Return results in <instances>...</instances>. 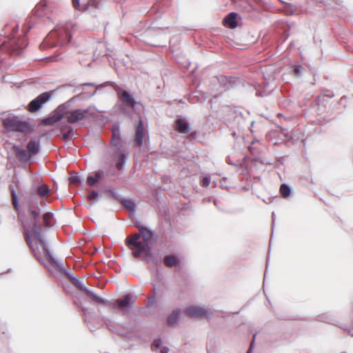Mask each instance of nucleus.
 I'll return each mask as SVG.
<instances>
[{"instance_id":"nucleus-36","label":"nucleus","mask_w":353,"mask_h":353,"mask_svg":"<svg viewBox=\"0 0 353 353\" xmlns=\"http://www.w3.org/2000/svg\"><path fill=\"white\" fill-rule=\"evenodd\" d=\"M100 196H101V195H100L97 191L94 190H90L88 191L87 199L88 201H92V203H96L99 201Z\"/></svg>"},{"instance_id":"nucleus-6","label":"nucleus","mask_w":353,"mask_h":353,"mask_svg":"<svg viewBox=\"0 0 353 353\" xmlns=\"http://www.w3.org/2000/svg\"><path fill=\"white\" fill-rule=\"evenodd\" d=\"M64 109V117L70 124H74L84 119L94 118L96 113L94 108L88 107L85 109L77 108L74 110Z\"/></svg>"},{"instance_id":"nucleus-48","label":"nucleus","mask_w":353,"mask_h":353,"mask_svg":"<svg viewBox=\"0 0 353 353\" xmlns=\"http://www.w3.org/2000/svg\"><path fill=\"white\" fill-rule=\"evenodd\" d=\"M249 150L250 152L253 154L257 153V150L255 147H253L252 145L249 147Z\"/></svg>"},{"instance_id":"nucleus-53","label":"nucleus","mask_w":353,"mask_h":353,"mask_svg":"<svg viewBox=\"0 0 353 353\" xmlns=\"http://www.w3.org/2000/svg\"><path fill=\"white\" fill-rule=\"evenodd\" d=\"M45 59H50L52 61H57L58 59L54 58V57H46Z\"/></svg>"},{"instance_id":"nucleus-20","label":"nucleus","mask_w":353,"mask_h":353,"mask_svg":"<svg viewBox=\"0 0 353 353\" xmlns=\"http://www.w3.org/2000/svg\"><path fill=\"white\" fill-rule=\"evenodd\" d=\"M112 137L110 141L112 146L121 147L122 145L121 132L119 125H113L112 128Z\"/></svg>"},{"instance_id":"nucleus-29","label":"nucleus","mask_w":353,"mask_h":353,"mask_svg":"<svg viewBox=\"0 0 353 353\" xmlns=\"http://www.w3.org/2000/svg\"><path fill=\"white\" fill-rule=\"evenodd\" d=\"M216 80L219 81L220 85L224 88L225 89H229L231 86L232 78L231 77H228L223 75H220L216 77Z\"/></svg>"},{"instance_id":"nucleus-47","label":"nucleus","mask_w":353,"mask_h":353,"mask_svg":"<svg viewBox=\"0 0 353 353\" xmlns=\"http://www.w3.org/2000/svg\"><path fill=\"white\" fill-rule=\"evenodd\" d=\"M170 349L167 346H162L160 352L161 353H168Z\"/></svg>"},{"instance_id":"nucleus-46","label":"nucleus","mask_w":353,"mask_h":353,"mask_svg":"<svg viewBox=\"0 0 353 353\" xmlns=\"http://www.w3.org/2000/svg\"><path fill=\"white\" fill-rule=\"evenodd\" d=\"M255 336H256V334H254V336H253L252 341V342H251V343L250 345V347H249V348L248 350L247 353H252V349L254 347V343Z\"/></svg>"},{"instance_id":"nucleus-17","label":"nucleus","mask_w":353,"mask_h":353,"mask_svg":"<svg viewBox=\"0 0 353 353\" xmlns=\"http://www.w3.org/2000/svg\"><path fill=\"white\" fill-rule=\"evenodd\" d=\"M114 154L119 158L116 163L117 168L119 170H121L126 163L128 154L124 152L123 145H121V147H118L115 150Z\"/></svg>"},{"instance_id":"nucleus-27","label":"nucleus","mask_w":353,"mask_h":353,"mask_svg":"<svg viewBox=\"0 0 353 353\" xmlns=\"http://www.w3.org/2000/svg\"><path fill=\"white\" fill-rule=\"evenodd\" d=\"M42 221L44 227L51 228L55 223L54 214L50 212H45L42 216Z\"/></svg>"},{"instance_id":"nucleus-57","label":"nucleus","mask_w":353,"mask_h":353,"mask_svg":"<svg viewBox=\"0 0 353 353\" xmlns=\"http://www.w3.org/2000/svg\"><path fill=\"white\" fill-rule=\"evenodd\" d=\"M256 142H259V141H257L256 139H254L252 141V145H253L254 143Z\"/></svg>"},{"instance_id":"nucleus-12","label":"nucleus","mask_w":353,"mask_h":353,"mask_svg":"<svg viewBox=\"0 0 353 353\" xmlns=\"http://www.w3.org/2000/svg\"><path fill=\"white\" fill-rule=\"evenodd\" d=\"M108 83H103L99 85H97L94 83H85L80 84L76 88V90H79L81 88H82V92L79 93V94H83V96L78 97L75 101L80 99V100H87L94 96L97 92V89H94V88H104L105 87Z\"/></svg>"},{"instance_id":"nucleus-8","label":"nucleus","mask_w":353,"mask_h":353,"mask_svg":"<svg viewBox=\"0 0 353 353\" xmlns=\"http://www.w3.org/2000/svg\"><path fill=\"white\" fill-rule=\"evenodd\" d=\"M28 211L32 216L31 223L32 225V229L34 237L39 241L41 248H43L45 245H48V244L42 236V230L41 226H39V218L40 216L41 210L39 204L37 203L34 205H30L28 208Z\"/></svg>"},{"instance_id":"nucleus-4","label":"nucleus","mask_w":353,"mask_h":353,"mask_svg":"<svg viewBox=\"0 0 353 353\" xmlns=\"http://www.w3.org/2000/svg\"><path fill=\"white\" fill-rule=\"evenodd\" d=\"M72 34L68 30V27H60L51 31L40 44L39 48L41 50L54 46L68 44L71 39Z\"/></svg>"},{"instance_id":"nucleus-45","label":"nucleus","mask_w":353,"mask_h":353,"mask_svg":"<svg viewBox=\"0 0 353 353\" xmlns=\"http://www.w3.org/2000/svg\"><path fill=\"white\" fill-rule=\"evenodd\" d=\"M341 329L343 330L344 331L347 330V334L350 336H353V327H349L347 329V326L345 325V326L341 327Z\"/></svg>"},{"instance_id":"nucleus-7","label":"nucleus","mask_w":353,"mask_h":353,"mask_svg":"<svg viewBox=\"0 0 353 353\" xmlns=\"http://www.w3.org/2000/svg\"><path fill=\"white\" fill-rule=\"evenodd\" d=\"M83 96V94H77L69 99L65 103H63L58 106L54 114L51 116L43 118L40 121V125L45 126L54 125L55 123L60 121L64 117V109L68 108L72 103L75 101L78 98Z\"/></svg>"},{"instance_id":"nucleus-54","label":"nucleus","mask_w":353,"mask_h":353,"mask_svg":"<svg viewBox=\"0 0 353 353\" xmlns=\"http://www.w3.org/2000/svg\"><path fill=\"white\" fill-rule=\"evenodd\" d=\"M272 225H274V222H275V214L274 212H272Z\"/></svg>"},{"instance_id":"nucleus-43","label":"nucleus","mask_w":353,"mask_h":353,"mask_svg":"<svg viewBox=\"0 0 353 353\" xmlns=\"http://www.w3.org/2000/svg\"><path fill=\"white\" fill-rule=\"evenodd\" d=\"M107 326H108V329L110 330V331H111L112 332L117 333L118 334H119L121 336H125L124 334L118 331V330L116 328L114 325L107 324Z\"/></svg>"},{"instance_id":"nucleus-56","label":"nucleus","mask_w":353,"mask_h":353,"mask_svg":"<svg viewBox=\"0 0 353 353\" xmlns=\"http://www.w3.org/2000/svg\"><path fill=\"white\" fill-rule=\"evenodd\" d=\"M287 6L289 7L290 8H292V5L290 4V3H286Z\"/></svg>"},{"instance_id":"nucleus-40","label":"nucleus","mask_w":353,"mask_h":353,"mask_svg":"<svg viewBox=\"0 0 353 353\" xmlns=\"http://www.w3.org/2000/svg\"><path fill=\"white\" fill-rule=\"evenodd\" d=\"M318 320L327 323L333 324L332 318L327 314H321L318 316Z\"/></svg>"},{"instance_id":"nucleus-33","label":"nucleus","mask_w":353,"mask_h":353,"mask_svg":"<svg viewBox=\"0 0 353 353\" xmlns=\"http://www.w3.org/2000/svg\"><path fill=\"white\" fill-rule=\"evenodd\" d=\"M105 194L108 195L110 197L120 201L122 199L121 195L119 194V192L116 190V189L112 188H106L104 190Z\"/></svg>"},{"instance_id":"nucleus-51","label":"nucleus","mask_w":353,"mask_h":353,"mask_svg":"<svg viewBox=\"0 0 353 353\" xmlns=\"http://www.w3.org/2000/svg\"><path fill=\"white\" fill-rule=\"evenodd\" d=\"M256 94L258 96V97H263L265 96V94L264 92L259 90H256Z\"/></svg>"},{"instance_id":"nucleus-14","label":"nucleus","mask_w":353,"mask_h":353,"mask_svg":"<svg viewBox=\"0 0 353 353\" xmlns=\"http://www.w3.org/2000/svg\"><path fill=\"white\" fill-rule=\"evenodd\" d=\"M145 134V125L141 118L137 122L136 127V133L134 138V145L137 147H141L143 143V137Z\"/></svg>"},{"instance_id":"nucleus-34","label":"nucleus","mask_w":353,"mask_h":353,"mask_svg":"<svg viewBox=\"0 0 353 353\" xmlns=\"http://www.w3.org/2000/svg\"><path fill=\"white\" fill-rule=\"evenodd\" d=\"M280 193L284 199L288 198L292 194V188L287 183H283L280 186Z\"/></svg>"},{"instance_id":"nucleus-23","label":"nucleus","mask_w":353,"mask_h":353,"mask_svg":"<svg viewBox=\"0 0 353 353\" xmlns=\"http://www.w3.org/2000/svg\"><path fill=\"white\" fill-rule=\"evenodd\" d=\"M26 148L28 153L30 154L32 158L40 152L41 145L39 140L30 139L27 143Z\"/></svg>"},{"instance_id":"nucleus-24","label":"nucleus","mask_w":353,"mask_h":353,"mask_svg":"<svg viewBox=\"0 0 353 353\" xmlns=\"http://www.w3.org/2000/svg\"><path fill=\"white\" fill-rule=\"evenodd\" d=\"M163 263L168 268H174L180 265L181 260L174 254H167L163 258Z\"/></svg>"},{"instance_id":"nucleus-31","label":"nucleus","mask_w":353,"mask_h":353,"mask_svg":"<svg viewBox=\"0 0 353 353\" xmlns=\"http://www.w3.org/2000/svg\"><path fill=\"white\" fill-rule=\"evenodd\" d=\"M334 97V93L332 91L326 90L323 95L317 97L316 101L319 105H323L324 102L327 101L328 99Z\"/></svg>"},{"instance_id":"nucleus-35","label":"nucleus","mask_w":353,"mask_h":353,"mask_svg":"<svg viewBox=\"0 0 353 353\" xmlns=\"http://www.w3.org/2000/svg\"><path fill=\"white\" fill-rule=\"evenodd\" d=\"M25 237H26V241L29 247V248L31 250V251L32 252L34 257L39 261H40V259L37 256V253L36 252V250L35 248H34L33 246V244H32V240H31V238H30V232L29 231H26V234H25Z\"/></svg>"},{"instance_id":"nucleus-38","label":"nucleus","mask_w":353,"mask_h":353,"mask_svg":"<svg viewBox=\"0 0 353 353\" xmlns=\"http://www.w3.org/2000/svg\"><path fill=\"white\" fill-rule=\"evenodd\" d=\"M74 133L73 128L71 126H68V130L63 134L61 137V139L63 141H67L72 138Z\"/></svg>"},{"instance_id":"nucleus-9","label":"nucleus","mask_w":353,"mask_h":353,"mask_svg":"<svg viewBox=\"0 0 353 353\" xmlns=\"http://www.w3.org/2000/svg\"><path fill=\"white\" fill-rule=\"evenodd\" d=\"M52 92L53 91L44 92L39 94L28 103L27 106L28 111L31 113L38 112L43 107V105L50 99Z\"/></svg>"},{"instance_id":"nucleus-50","label":"nucleus","mask_w":353,"mask_h":353,"mask_svg":"<svg viewBox=\"0 0 353 353\" xmlns=\"http://www.w3.org/2000/svg\"><path fill=\"white\" fill-rule=\"evenodd\" d=\"M149 304L155 303V295L148 298Z\"/></svg>"},{"instance_id":"nucleus-25","label":"nucleus","mask_w":353,"mask_h":353,"mask_svg":"<svg viewBox=\"0 0 353 353\" xmlns=\"http://www.w3.org/2000/svg\"><path fill=\"white\" fill-rule=\"evenodd\" d=\"M181 310L180 308L174 309L167 318V323L170 326L175 325L180 319Z\"/></svg>"},{"instance_id":"nucleus-42","label":"nucleus","mask_w":353,"mask_h":353,"mask_svg":"<svg viewBox=\"0 0 353 353\" xmlns=\"http://www.w3.org/2000/svg\"><path fill=\"white\" fill-rule=\"evenodd\" d=\"M12 204L15 209H18L19 207V200L18 196L14 190H12Z\"/></svg>"},{"instance_id":"nucleus-26","label":"nucleus","mask_w":353,"mask_h":353,"mask_svg":"<svg viewBox=\"0 0 353 353\" xmlns=\"http://www.w3.org/2000/svg\"><path fill=\"white\" fill-rule=\"evenodd\" d=\"M50 193V187L45 183H40L35 189V194L41 198H44L48 196Z\"/></svg>"},{"instance_id":"nucleus-5","label":"nucleus","mask_w":353,"mask_h":353,"mask_svg":"<svg viewBox=\"0 0 353 353\" xmlns=\"http://www.w3.org/2000/svg\"><path fill=\"white\" fill-rule=\"evenodd\" d=\"M105 83L111 85L117 92L119 101L122 104L119 105V110L123 113H126L127 108L134 109L136 106V99L129 91L120 88L116 83L112 81H107Z\"/></svg>"},{"instance_id":"nucleus-15","label":"nucleus","mask_w":353,"mask_h":353,"mask_svg":"<svg viewBox=\"0 0 353 353\" xmlns=\"http://www.w3.org/2000/svg\"><path fill=\"white\" fill-rule=\"evenodd\" d=\"M133 251L132 254L135 258H139L143 254H145L143 258V261L146 263H153L154 261V256L152 252L151 247H148V250L146 249L145 251H142L141 248H130Z\"/></svg>"},{"instance_id":"nucleus-52","label":"nucleus","mask_w":353,"mask_h":353,"mask_svg":"<svg viewBox=\"0 0 353 353\" xmlns=\"http://www.w3.org/2000/svg\"><path fill=\"white\" fill-rule=\"evenodd\" d=\"M268 259H267V261H266V268H268ZM266 273H267V269H265V273H264L263 283H265V280L266 279Z\"/></svg>"},{"instance_id":"nucleus-13","label":"nucleus","mask_w":353,"mask_h":353,"mask_svg":"<svg viewBox=\"0 0 353 353\" xmlns=\"http://www.w3.org/2000/svg\"><path fill=\"white\" fill-rule=\"evenodd\" d=\"M209 310L203 307L191 305L185 309V313L192 318H198L203 316H208Z\"/></svg>"},{"instance_id":"nucleus-18","label":"nucleus","mask_w":353,"mask_h":353,"mask_svg":"<svg viewBox=\"0 0 353 353\" xmlns=\"http://www.w3.org/2000/svg\"><path fill=\"white\" fill-rule=\"evenodd\" d=\"M175 129L179 133L188 134L190 130V125L182 116H178L175 121Z\"/></svg>"},{"instance_id":"nucleus-10","label":"nucleus","mask_w":353,"mask_h":353,"mask_svg":"<svg viewBox=\"0 0 353 353\" xmlns=\"http://www.w3.org/2000/svg\"><path fill=\"white\" fill-rule=\"evenodd\" d=\"M136 301V297L128 294L122 299H117L114 302L110 301L109 306L113 309L118 308L120 310L129 312Z\"/></svg>"},{"instance_id":"nucleus-37","label":"nucleus","mask_w":353,"mask_h":353,"mask_svg":"<svg viewBox=\"0 0 353 353\" xmlns=\"http://www.w3.org/2000/svg\"><path fill=\"white\" fill-rule=\"evenodd\" d=\"M291 68L292 70V74L296 77H301L305 70L304 67L299 64L293 65Z\"/></svg>"},{"instance_id":"nucleus-19","label":"nucleus","mask_w":353,"mask_h":353,"mask_svg":"<svg viewBox=\"0 0 353 353\" xmlns=\"http://www.w3.org/2000/svg\"><path fill=\"white\" fill-rule=\"evenodd\" d=\"M13 150L17 159L21 163H28L31 160L30 154H29L25 149L17 145L13 146Z\"/></svg>"},{"instance_id":"nucleus-28","label":"nucleus","mask_w":353,"mask_h":353,"mask_svg":"<svg viewBox=\"0 0 353 353\" xmlns=\"http://www.w3.org/2000/svg\"><path fill=\"white\" fill-rule=\"evenodd\" d=\"M47 6L46 0H41L39 3L37 4L33 10V13L35 17H41L43 14L46 7Z\"/></svg>"},{"instance_id":"nucleus-41","label":"nucleus","mask_w":353,"mask_h":353,"mask_svg":"<svg viewBox=\"0 0 353 353\" xmlns=\"http://www.w3.org/2000/svg\"><path fill=\"white\" fill-rule=\"evenodd\" d=\"M69 181L71 183H74L76 185H79L82 182V180L81 179L80 176L78 174H77L70 176Z\"/></svg>"},{"instance_id":"nucleus-21","label":"nucleus","mask_w":353,"mask_h":353,"mask_svg":"<svg viewBox=\"0 0 353 353\" xmlns=\"http://www.w3.org/2000/svg\"><path fill=\"white\" fill-rule=\"evenodd\" d=\"M84 293L92 301L98 304H102L103 305L109 306V303L110 301L106 300L97 294H96L93 290H90L89 288L85 289Z\"/></svg>"},{"instance_id":"nucleus-11","label":"nucleus","mask_w":353,"mask_h":353,"mask_svg":"<svg viewBox=\"0 0 353 353\" xmlns=\"http://www.w3.org/2000/svg\"><path fill=\"white\" fill-rule=\"evenodd\" d=\"M43 249V253L46 259L50 263L51 265L58 272L66 276V277L70 280L74 274L70 273L68 270H66L63 265L59 262L52 254L48 245H45Z\"/></svg>"},{"instance_id":"nucleus-39","label":"nucleus","mask_w":353,"mask_h":353,"mask_svg":"<svg viewBox=\"0 0 353 353\" xmlns=\"http://www.w3.org/2000/svg\"><path fill=\"white\" fill-rule=\"evenodd\" d=\"M162 345H163L162 340L160 338L156 339L153 341V342L151 345V349L152 351H157L159 348H160L163 346Z\"/></svg>"},{"instance_id":"nucleus-16","label":"nucleus","mask_w":353,"mask_h":353,"mask_svg":"<svg viewBox=\"0 0 353 353\" xmlns=\"http://www.w3.org/2000/svg\"><path fill=\"white\" fill-rule=\"evenodd\" d=\"M105 177V172L103 170H98L88 175L86 179L87 184L90 187H97L100 181Z\"/></svg>"},{"instance_id":"nucleus-3","label":"nucleus","mask_w":353,"mask_h":353,"mask_svg":"<svg viewBox=\"0 0 353 353\" xmlns=\"http://www.w3.org/2000/svg\"><path fill=\"white\" fill-rule=\"evenodd\" d=\"M135 226L139 230V232L134 233L126 238L125 245L129 249L141 248L142 251H145L156 241L154 232L148 227L139 223L135 224Z\"/></svg>"},{"instance_id":"nucleus-2","label":"nucleus","mask_w":353,"mask_h":353,"mask_svg":"<svg viewBox=\"0 0 353 353\" xmlns=\"http://www.w3.org/2000/svg\"><path fill=\"white\" fill-rule=\"evenodd\" d=\"M1 121L6 133L20 132L27 136L32 134L35 129L34 123L10 112H3Z\"/></svg>"},{"instance_id":"nucleus-1","label":"nucleus","mask_w":353,"mask_h":353,"mask_svg":"<svg viewBox=\"0 0 353 353\" xmlns=\"http://www.w3.org/2000/svg\"><path fill=\"white\" fill-rule=\"evenodd\" d=\"M34 25V17L28 18L23 26L22 30L24 35L18 38L15 37V34L19 30V25H6L5 35L0 34V50L6 51L10 54L20 55L28 43L25 35L32 28Z\"/></svg>"},{"instance_id":"nucleus-32","label":"nucleus","mask_w":353,"mask_h":353,"mask_svg":"<svg viewBox=\"0 0 353 353\" xmlns=\"http://www.w3.org/2000/svg\"><path fill=\"white\" fill-rule=\"evenodd\" d=\"M70 283L74 285L77 288L80 290L82 292H85V289L88 288L84 285L83 282L80 281L77 277L74 275L69 280Z\"/></svg>"},{"instance_id":"nucleus-49","label":"nucleus","mask_w":353,"mask_h":353,"mask_svg":"<svg viewBox=\"0 0 353 353\" xmlns=\"http://www.w3.org/2000/svg\"><path fill=\"white\" fill-rule=\"evenodd\" d=\"M73 6L74 8H78L80 6L79 0H73Z\"/></svg>"},{"instance_id":"nucleus-55","label":"nucleus","mask_w":353,"mask_h":353,"mask_svg":"<svg viewBox=\"0 0 353 353\" xmlns=\"http://www.w3.org/2000/svg\"><path fill=\"white\" fill-rule=\"evenodd\" d=\"M219 202V201H217V200H216V199H214V205H215L216 206H217V207H218V205H219V203H218Z\"/></svg>"},{"instance_id":"nucleus-30","label":"nucleus","mask_w":353,"mask_h":353,"mask_svg":"<svg viewBox=\"0 0 353 353\" xmlns=\"http://www.w3.org/2000/svg\"><path fill=\"white\" fill-rule=\"evenodd\" d=\"M128 211L134 212L136 211V203L132 199L122 198L119 201Z\"/></svg>"},{"instance_id":"nucleus-22","label":"nucleus","mask_w":353,"mask_h":353,"mask_svg":"<svg viewBox=\"0 0 353 353\" xmlns=\"http://www.w3.org/2000/svg\"><path fill=\"white\" fill-rule=\"evenodd\" d=\"M238 16L239 14L234 12L228 14L223 19L224 26L231 29L235 28L238 26Z\"/></svg>"},{"instance_id":"nucleus-44","label":"nucleus","mask_w":353,"mask_h":353,"mask_svg":"<svg viewBox=\"0 0 353 353\" xmlns=\"http://www.w3.org/2000/svg\"><path fill=\"white\" fill-rule=\"evenodd\" d=\"M210 183V176H205L201 180V185L203 187H208Z\"/></svg>"}]
</instances>
